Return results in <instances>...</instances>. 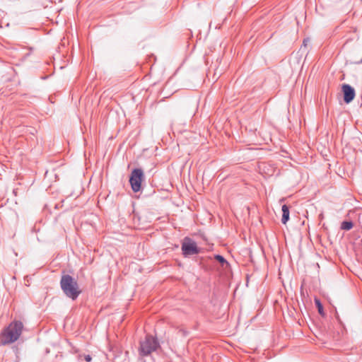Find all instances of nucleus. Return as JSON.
<instances>
[{"label": "nucleus", "mask_w": 362, "mask_h": 362, "mask_svg": "<svg viewBox=\"0 0 362 362\" xmlns=\"http://www.w3.org/2000/svg\"><path fill=\"white\" fill-rule=\"evenodd\" d=\"M282 210V218L281 222L283 224H286L289 220V208L286 204H284L281 208Z\"/></svg>", "instance_id": "obj_7"}, {"label": "nucleus", "mask_w": 362, "mask_h": 362, "mask_svg": "<svg viewBox=\"0 0 362 362\" xmlns=\"http://www.w3.org/2000/svg\"><path fill=\"white\" fill-rule=\"evenodd\" d=\"M342 92L344 94V100L346 103H351L355 97V90L349 84H343Z\"/></svg>", "instance_id": "obj_6"}, {"label": "nucleus", "mask_w": 362, "mask_h": 362, "mask_svg": "<svg viewBox=\"0 0 362 362\" xmlns=\"http://www.w3.org/2000/svg\"><path fill=\"white\" fill-rule=\"evenodd\" d=\"M60 287L64 295L74 300L81 293L77 281L69 274H64L61 277Z\"/></svg>", "instance_id": "obj_2"}, {"label": "nucleus", "mask_w": 362, "mask_h": 362, "mask_svg": "<svg viewBox=\"0 0 362 362\" xmlns=\"http://www.w3.org/2000/svg\"><path fill=\"white\" fill-rule=\"evenodd\" d=\"M315 303L317 308L318 313L320 315H324L323 306H322V304L321 303L320 300L318 298H315Z\"/></svg>", "instance_id": "obj_9"}, {"label": "nucleus", "mask_w": 362, "mask_h": 362, "mask_svg": "<svg viewBox=\"0 0 362 362\" xmlns=\"http://www.w3.org/2000/svg\"><path fill=\"white\" fill-rule=\"evenodd\" d=\"M354 227V223L351 221H344L341 222L340 228L344 230H349Z\"/></svg>", "instance_id": "obj_8"}, {"label": "nucleus", "mask_w": 362, "mask_h": 362, "mask_svg": "<svg viewBox=\"0 0 362 362\" xmlns=\"http://www.w3.org/2000/svg\"><path fill=\"white\" fill-rule=\"evenodd\" d=\"M145 180V175L141 168H134L129 176V183L134 192L141 190V183Z\"/></svg>", "instance_id": "obj_4"}, {"label": "nucleus", "mask_w": 362, "mask_h": 362, "mask_svg": "<svg viewBox=\"0 0 362 362\" xmlns=\"http://www.w3.org/2000/svg\"><path fill=\"white\" fill-rule=\"evenodd\" d=\"M23 330V324L19 320H13L4 327L0 334V345L6 346L16 342Z\"/></svg>", "instance_id": "obj_1"}, {"label": "nucleus", "mask_w": 362, "mask_h": 362, "mask_svg": "<svg viewBox=\"0 0 362 362\" xmlns=\"http://www.w3.org/2000/svg\"><path fill=\"white\" fill-rule=\"evenodd\" d=\"M160 347L159 342L157 338L151 334H147L145 339L140 341L139 348V355L142 356H147L153 351H156Z\"/></svg>", "instance_id": "obj_3"}, {"label": "nucleus", "mask_w": 362, "mask_h": 362, "mask_svg": "<svg viewBox=\"0 0 362 362\" xmlns=\"http://www.w3.org/2000/svg\"><path fill=\"white\" fill-rule=\"evenodd\" d=\"M214 259L217 260L220 264H221L222 266H223L225 264H228V262L226 260V259L220 255H216L214 256Z\"/></svg>", "instance_id": "obj_10"}, {"label": "nucleus", "mask_w": 362, "mask_h": 362, "mask_svg": "<svg viewBox=\"0 0 362 362\" xmlns=\"http://www.w3.org/2000/svg\"><path fill=\"white\" fill-rule=\"evenodd\" d=\"M85 359L86 361L89 362L91 361V357L89 356V355H87L86 357H85Z\"/></svg>", "instance_id": "obj_11"}, {"label": "nucleus", "mask_w": 362, "mask_h": 362, "mask_svg": "<svg viewBox=\"0 0 362 362\" xmlns=\"http://www.w3.org/2000/svg\"><path fill=\"white\" fill-rule=\"evenodd\" d=\"M309 41H310V40H309V39H308H308H304V40H303V45H304L305 46H306V45H307V44H308V42Z\"/></svg>", "instance_id": "obj_12"}, {"label": "nucleus", "mask_w": 362, "mask_h": 362, "mask_svg": "<svg viewBox=\"0 0 362 362\" xmlns=\"http://www.w3.org/2000/svg\"><path fill=\"white\" fill-rule=\"evenodd\" d=\"M201 249L197 247V243L191 238L186 237L182 244V252L185 257L197 255L200 252Z\"/></svg>", "instance_id": "obj_5"}]
</instances>
